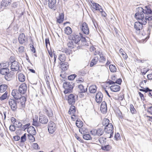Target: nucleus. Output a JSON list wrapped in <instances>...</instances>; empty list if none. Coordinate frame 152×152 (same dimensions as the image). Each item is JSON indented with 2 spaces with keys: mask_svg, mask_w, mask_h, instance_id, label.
<instances>
[{
  "mask_svg": "<svg viewBox=\"0 0 152 152\" xmlns=\"http://www.w3.org/2000/svg\"><path fill=\"white\" fill-rule=\"evenodd\" d=\"M137 12L135 14V17L138 21L142 24H146L147 20H152V16H150L152 11L148 7L145 6L144 9L139 7L137 9Z\"/></svg>",
  "mask_w": 152,
  "mask_h": 152,
  "instance_id": "nucleus-1",
  "label": "nucleus"
},
{
  "mask_svg": "<svg viewBox=\"0 0 152 152\" xmlns=\"http://www.w3.org/2000/svg\"><path fill=\"white\" fill-rule=\"evenodd\" d=\"M63 87L65 89L64 93L65 94L70 93L73 89L74 84L72 82H66L64 83Z\"/></svg>",
  "mask_w": 152,
  "mask_h": 152,
  "instance_id": "nucleus-2",
  "label": "nucleus"
},
{
  "mask_svg": "<svg viewBox=\"0 0 152 152\" xmlns=\"http://www.w3.org/2000/svg\"><path fill=\"white\" fill-rule=\"evenodd\" d=\"M113 127L112 124H109L105 126L104 130L106 133L107 137L111 138L113 136Z\"/></svg>",
  "mask_w": 152,
  "mask_h": 152,
  "instance_id": "nucleus-3",
  "label": "nucleus"
},
{
  "mask_svg": "<svg viewBox=\"0 0 152 152\" xmlns=\"http://www.w3.org/2000/svg\"><path fill=\"white\" fill-rule=\"evenodd\" d=\"M8 103L12 110L14 112L16 111L17 108V101L14 99H10L9 100Z\"/></svg>",
  "mask_w": 152,
  "mask_h": 152,
  "instance_id": "nucleus-4",
  "label": "nucleus"
},
{
  "mask_svg": "<svg viewBox=\"0 0 152 152\" xmlns=\"http://www.w3.org/2000/svg\"><path fill=\"white\" fill-rule=\"evenodd\" d=\"M0 73L3 75H5V78L7 79V77L10 78L12 75L9 72V69L7 67L2 68L0 70Z\"/></svg>",
  "mask_w": 152,
  "mask_h": 152,
  "instance_id": "nucleus-5",
  "label": "nucleus"
},
{
  "mask_svg": "<svg viewBox=\"0 0 152 152\" xmlns=\"http://www.w3.org/2000/svg\"><path fill=\"white\" fill-rule=\"evenodd\" d=\"M56 129L55 124L53 122L50 121L48 125V130L50 134H53L55 132Z\"/></svg>",
  "mask_w": 152,
  "mask_h": 152,
  "instance_id": "nucleus-6",
  "label": "nucleus"
},
{
  "mask_svg": "<svg viewBox=\"0 0 152 152\" xmlns=\"http://www.w3.org/2000/svg\"><path fill=\"white\" fill-rule=\"evenodd\" d=\"M48 1L49 8L52 10H56L57 9L56 0H48Z\"/></svg>",
  "mask_w": 152,
  "mask_h": 152,
  "instance_id": "nucleus-7",
  "label": "nucleus"
},
{
  "mask_svg": "<svg viewBox=\"0 0 152 152\" xmlns=\"http://www.w3.org/2000/svg\"><path fill=\"white\" fill-rule=\"evenodd\" d=\"M77 98V96L73 94H70L68 97V102L69 104H74Z\"/></svg>",
  "mask_w": 152,
  "mask_h": 152,
  "instance_id": "nucleus-8",
  "label": "nucleus"
},
{
  "mask_svg": "<svg viewBox=\"0 0 152 152\" xmlns=\"http://www.w3.org/2000/svg\"><path fill=\"white\" fill-rule=\"evenodd\" d=\"M72 39L77 44H79L81 39V36L78 34L74 33L71 35Z\"/></svg>",
  "mask_w": 152,
  "mask_h": 152,
  "instance_id": "nucleus-9",
  "label": "nucleus"
},
{
  "mask_svg": "<svg viewBox=\"0 0 152 152\" xmlns=\"http://www.w3.org/2000/svg\"><path fill=\"white\" fill-rule=\"evenodd\" d=\"M27 86L26 83H23L21 84L19 87L18 91L21 94H24L27 91Z\"/></svg>",
  "mask_w": 152,
  "mask_h": 152,
  "instance_id": "nucleus-10",
  "label": "nucleus"
},
{
  "mask_svg": "<svg viewBox=\"0 0 152 152\" xmlns=\"http://www.w3.org/2000/svg\"><path fill=\"white\" fill-rule=\"evenodd\" d=\"M20 67L19 64L18 62L16 61H14L11 62V69L13 71H17L19 69Z\"/></svg>",
  "mask_w": 152,
  "mask_h": 152,
  "instance_id": "nucleus-11",
  "label": "nucleus"
},
{
  "mask_svg": "<svg viewBox=\"0 0 152 152\" xmlns=\"http://www.w3.org/2000/svg\"><path fill=\"white\" fill-rule=\"evenodd\" d=\"M39 122L43 124H46L48 122V119L45 115L40 114L39 116Z\"/></svg>",
  "mask_w": 152,
  "mask_h": 152,
  "instance_id": "nucleus-12",
  "label": "nucleus"
},
{
  "mask_svg": "<svg viewBox=\"0 0 152 152\" xmlns=\"http://www.w3.org/2000/svg\"><path fill=\"white\" fill-rule=\"evenodd\" d=\"M81 30L83 33L86 34H88L89 32V29L86 23H83L81 26Z\"/></svg>",
  "mask_w": 152,
  "mask_h": 152,
  "instance_id": "nucleus-13",
  "label": "nucleus"
},
{
  "mask_svg": "<svg viewBox=\"0 0 152 152\" xmlns=\"http://www.w3.org/2000/svg\"><path fill=\"white\" fill-rule=\"evenodd\" d=\"M18 39L19 42L20 44H23L27 41V38L26 37L25 34L23 33L20 34L18 37Z\"/></svg>",
  "mask_w": 152,
  "mask_h": 152,
  "instance_id": "nucleus-14",
  "label": "nucleus"
},
{
  "mask_svg": "<svg viewBox=\"0 0 152 152\" xmlns=\"http://www.w3.org/2000/svg\"><path fill=\"white\" fill-rule=\"evenodd\" d=\"M100 109L102 113H107V106L106 103L104 101H103L102 103Z\"/></svg>",
  "mask_w": 152,
  "mask_h": 152,
  "instance_id": "nucleus-15",
  "label": "nucleus"
},
{
  "mask_svg": "<svg viewBox=\"0 0 152 152\" xmlns=\"http://www.w3.org/2000/svg\"><path fill=\"white\" fill-rule=\"evenodd\" d=\"M44 112L47 115L49 118H52L53 116V113L52 110L50 108H46V107L44 109Z\"/></svg>",
  "mask_w": 152,
  "mask_h": 152,
  "instance_id": "nucleus-16",
  "label": "nucleus"
},
{
  "mask_svg": "<svg viewBox=\"0 0 152 152\" xmlns=\"http://www.w3.org/2000/svg\"><path fill=\"white\" fill-rule=\"evenodd\" d=\"M11 94L14 98L16 99H18L21 96V94L18 92V91L17 90H13Z\"/></svg>",
  "mask_w": 152,
  "mask_h": 152,
  "instance_id": "nucleus-17",
  "label": "nucleus"
},
{
  "mask_svg": "<svg viewBox=\"0 0 152 152\" xmlns=\"http://www.w3.org/2000/svg\"><path fill=\"white\" fill-rule=\"evenodd\" d=\"M103 96L100 92H98L96 96V102L98 103H100L102 101Z\"/></svg>",
  "mask_w": 152,
  "mask_h": 152,
  "instance_id": "nucleus-18",
  "label": "nucleus"
},
{
  "mask_svg": "<svg viewBox=\"0 0 152 152\" xmlns=\"http://www.w3.org/2000/svg\"><path fill=\"white\" fill-rule=\"evenodd\" d=\"M146 24H142L138 21L136 22L134 25V27L135 29L137 31H139L141 30L142 28V25H145Z\"/></svg>",
  "mask_w": 152,
  "mask_h": 152,
  "instance_id": "nucleus-19",
  "label": "nucleus"
},
{
  "mask_svg": "<svg viewBox=\"0 0 152 152\" xmlns=\"http://www.w3.org/2000/svg\"><path fill=\"white\" fill-rule=\"evenodd\" d=\"M111 90L113 92H117L120 90V86L114 84L110 87Z\"/></svg>",
  "mask_w": 152,
  "mask_h": 152,
  "instance_id": "nucleus-20",
  "label": "nucleus"
},
{
  "mask_svg": "<svg viewBox=\"0 0 152 152\" xmlns=\"http://www.w3.org/2000/svg\"><path fill=\"white\" fill-rule=\"evenodd\" d=\"M91 2L92 4L93 7L94 9H95L96 10H99L100 12H102V9L100 5L97 3H92L91 1Z\"/></svg>",
  "mask_w": 152,
  "mask_h": 152,
  "instance_id": "nucleus-21",
  "label": "nucleus"
},
{
  "mask_svg": "<svg viewBox=\"0 0 152 152\" xmlns=\"http://www.w3.org/2000/svg\"><path fill=\"white\" fill-rule=\"evenodd\" d=\"M78 92L79 93H85L87 91V88L85 89L84 86L81 84L78 86Z\"/></svg>",
  "mask_w": 152,
  "mask_h": 152,
  "instance_id": "nucleus-22",
  "label": "nucleus"
},
{
  "mask_svg": "<svg viewBox=\"0 0 152 152\" xmlns=\"http://www.w3.org/2000/svg\"><path fill=\"white\" fill-rule=\"evenodd\" d=\"M18 99L19 101H18V103H20L21 104L22 107H24L26 100V98L24 96H21V97L19 98Z\"/></svg>",
  "mask_w": 152,
  "mask_h": 152,
  "instance_id": "nucleus-23",
  "label": "nucleus"
},
{
  "mask_svg": "<svg viewBox=\"0 0 152 152\" xmlns=\"http://www.w3.org/2000/svg\"><path fill=\"white\" fill-rule=\"evenodd\" d=\"M28 132L29 134L35 135L36 133V131L35 128L33 126H30L28 129Z\"/></svg>",
  "mask_w": 152,
  "mask_h": 152,
  "instance_id": "nucleus-24",
  "label": "nucleus"
},
{
  "mask_svg": "<svg viewBox=\"0 0 152 152\" xmlns=\"http://www.w3.org/2000/svg\"><path fill=\"white\" fill-rule=\"evenodd\" d=\"M57 22L59 23H62L64 20V15L63 13L60 14L59 16L57 18Z\"/></svg>",
  "mask_w": 152,
  "mask_h": 152,
  "instance_id": "nucleus-25",
  "label": "nucleus"
},
{
  "mask_svg": "<svg viewBox=\"0 0 152 152\" xmlns=\"http://www.w3.org/2000/svg\"><path fill=\"white\" fill-rule=\"evenodd\" d=\"M18 78L19 81L22 82H24L26 79L25 76L22 73H20L18 75Z\"/></svg>",
  "mask_w": 152,
  "mask_h": 152,
  "instance_id": "nucleus-26",
  "label": "nucleus"
},
{
  "mask_svg": "<svg viewBox=\"0 0 152 152\" xmlns=\"http://www.w3.org/2000/svg\"><path fill=\"white\" fill-rule=\"evenodd\" d=\"M97 53L99 56L100 57L99 60V61L100 62H104L106 61L105 57L103 56L102 52H99V53Z\"/></svg>",
  "mask_w": 152,
  "mask_h": 152,
  "instance_id": "nucleus-27",
  "label": "nucleus"
},
{
  "mask_svg": "<svg viewBox=\"0 0 152 152\" xmlns=\"http://www.w3.org/2000/svg\"><path fill=\"white\" fill-rule=\"evenodd\" d=\"M98 61V57L97 56L95 57L91 60L90 64V66L91 67L93 66L94 65L96 64Z\"/></svg>",
  "mask_w": 152,
  "mask_h": 152,
  "instance_id": "nucleus-28",
  "label": "nucleus"
},
{
  "mask_svg": "<svg viewBox=\"0 0 152 152\" xmlns=\"http://www.w3.org/2000/svg\"><path fill=\"white\" fill-rule=\"evenodd\" d=\"M97 87L96 85H92L89 88V90L90 93H95Z\"/></svg>",
  "mask_w": 152,
  "mask_h": 152,
  "instance_id": "nucleus-29",
  "label": "nucleus"
},
{
  "mask_svg": "<svg viewBox=\"0 0 152 152\" xmlns=\"http://www.w3.org/2000/svg\"><path fill=\"white\" fill-rule=\"evenodd\" d=\"M94 132H96V134L99 136H100L103 134L104 130L102 128H99L96 130H95Z\"/></svg>",
  "mask_w": 152,
  "mask_h": 152,
  "instance_id": "nucleus-30",
  "label": "nucleus"
},
{
  "mask_svg": "<svg viewBox=\"0 0 152 152\" xmlns=\"http://www.w3.org/2000/svg\"><path fill=\"white\" fill-rule=\"evenodd\" d=\"M101 148L104 151H110L112 148V147L110 145H108L104 146H102Z\"/></svg>",
  "mask_w": 152,
  "mask_h": 152,
  "instance_id": "nucleus-31",
  "label": "nucleus"
},
{
  "mask_svg": "<svg viewBox=\"0 0 152 152\" xmlns=\"http://www.w3.org/2000/svg\"><path fill=\"white\" fill-rule=\"evenodd\" d=\"M75 106L71 105L70 106L68 111V113L70 114H74L75 112Z\"/></svg>",
  "mask_w": 152,
  "mask_h": 152,
  "instance_id": "nucleus-32",
  "label": "nucleus"
},
{
  "mask_svg": "<svg viewBox=\"0 0 152 152\" xmlns=\"http://www.w3.org/2000/svg\"><path fill=\"white\" fill-rule=\"evenodd\" d=\"M7 87V85L2 84L0 86V92L2 93L5 91Z\"/></svg>",
  "mask_w": 152,
  "mask_h": 152,
  "instance_id": "nucleus-33",
  "label": "nucleus"
},
{
  "mask_svg": "<svg viewBox=\"0 0 152 152\" xmlns=\"http://www.w3.org/2000/svg\"><path fill=\"white\" fill-rule=\"evenodd\" d=\"M64 32L67 35H69L72 32V30L69 27H67L64 29Z\"/></svg>",
  "mask_w": 152,
  "mask_h": 152,
  "instance_id": "nucleus-34",
  "label": "nucleus"
},
{
  "mask_svg": "<svg viewBox=\"0 0 152 152\" xmlns=\"http://www.w3.org/2000/svg\"><path fill=\"white\" fill-rule=\"evenodd\" d=\"M109 69L110 71L112 72H115L116 71V68L115 65L110 64L109 66Z\"/></svg>",
  "mask_w": 152,
  "mask_h": 152,
  "instance_id": "nucleus-35",
  "label": "nucleus"
},
{
  "mask_svg": "<svg viewBox=\"0 0 152 152\" xmlns=\"http://www.w3.org/2000/svg\"><path fill=\"white\" fill-rule=\"evenodd\" d=\"M106 138L100 137L99 138L98 140L101 144H105L106 142Z\"/></svg>",
  "mask_w": 152,
  "mask_h": 152,
  "instance_id": "nucleus-36",
  "label": "nucleus"
},
{
  "mask_svg": "<svg viewBox=\"0 0 152 152\" xmlns=\"http://www.w3.org/2000/svg\"><path fill=\"white\" fill-rule=\"evenodd\" d=\"M83 123L80 120H77L76 121V125L78 128H81L83 126Z\"/></svg>",
  "mask_w": 152,
  "mask_h": 152,
  "instance_id": "nucleus-37",
  "label": "nucleus"
},
{
  "mask_svg": "<svg viewBox=\"0 0 152 152\" xmlns=\"http://www.w3.org/2000/svg\"><path fill=\"white\" fill-rule=\"evenodd\" d=\"M58 58L61 62H63L65 61L66 57L64 54H61L59 56Z\"/></svg>",
  "mask_w": 152,
  "mask_h": 152,
  "instance_id": "nucleus-38",
  "label": "nucleus"
},
{
  "mask_svg": "<svg viewBox=\"0 0 152 152\" xmlns=\"http://www.w3.org/2000/svg\"><path fill=\"white\" fill-rule=\"evenodd\" d=\"M61 67L64 70L67 69L68 67V63L66 62L63 63L61 64Z\"/></svg>",
  "mask_w": 152,
  "mask_h": 152,
  "instance_id": "nucleus-39",
  "label": "nucleus"
},
{
  "mask_svg": "<svg viewBox=\"0 0 152 152\" xmlns=\"http://www.w3.org/2000/svg\"><path fill=\"white\" fill-rule=\"evenodd\" d=\"M83 138L86 140H90L91 139V137L89 134H84L83 135Z\"/></svg>",
  "mask_w": 152,
  "mask_h": 152,
  "instance_id": "nucleus-40",
  "label": "nucleus"
},
{
  "mask_svg": "<svg viewBox=\"0 0 152 152\" xmlns=\"http://www.w3.org/2000/svg\"><path fill=\"white\" fill-rule=\"evenodd\" d=\"M109 124H110L109 120L107 118H104L102 122L103 125L105 127Z\"/></svg>",
  "mask_w": 152,
  "mask_h": 152,
  "instance_id": "nucleus-41",
  "label": "nucleus"
},
{
  "mask_svg": "<svg viewBox=\"0 0 152 152\" xmlns=\"http://www.w3.org/2000/svg\"><path fill=\"white\" fill-rule=\"evenodd\" d=\"M62 52L65 53L67 55H69L72 53L71 50L66 48L62 50Z\"/></svg>",
  "mask_w": 152,
  "mask_h": 152,
  "instance_id": "nucleus-42",
  "label": "nucleus"
},
{
  "mask_svg": "<svg viewBox=\"0 0 152 152\" xmlns=\"http://www.w3.org/2000/svg\"><path fill=\"white\" fill-rule=\"evenodd\" d=\"M33 135H34L33 134H28V136L29 140H30L32 142L34 141L35 140L34 137Z\"/></svg>",
  "mask_w": 152,
  "mask_h": 152,
  "instance_id": "nucleus-43",
  "label": "nucleus"
},
{
  "mask_svg": "<svg viewBox=\"0 0 152 152\" xmlns=\"http://www.w3.org/2000/svg\"><path fill=\"white\" fill-rule=\"evenodd\" d=\"M67 45L69 47L71 48H74L75 47L73 42L71 40H70L68 42L67 44Z\"/></svg>",
  "mask_w": 152,
  "mask_h": 152,
  "instance_id": "nucleus-44",
  "label": "nucleus"
},
{
  "mask_svg": "<svg viewBox=\"0 0 152 152\" xmlns=\"http://www.w3.org/2000/svg\"><path fill=\"white\" fill-rule=\"evenodd\" d=\"M7 96V93L5 92L2 96L0 97V100H3L5 99Z\"/></svg>",
  "mask_w": 152,
  "mask_h": 152,
  "instance_id": "nucleus-45",
  "label": "nucleus"
},
{
  "mask_svg": "<svg viewBox=\"0 0 152 152\" xmlns=\"http://www.w3.org/2000/svg\"><path fill=\"white\" fill-rule=\"evenodd\" d=\"M30 124H26L25 125L22 126L21 127V129L22 130H25L26 129H27L28 131V129L29 127H28Z\"/></svg>",
  "mask_w": 152,
  "mask_h": 152,
  "instance_id": "nucleus-46",
  "label": "nucleus"
},
{
  "mask_svg": "<svg viewBox=\"0 0 152 152\" xmlns=\"http://www.w3.org/2000/svg\"><path fill=\"white\" fill-rule=\"evenodd\" d=\"M130 110L132 113V114L135 113L136 112V111L134 109L133 105L132 104H131L130 105Z\"/></svg>",
  "mask_w": 152,
  "mask_h": 152,
  "instance_id": "nucleus-47",
  "label": "nucleus"
},
{
  "mask_svg": "<svg viewBox=\"0 0 152 152\" xmlns=\"http://www.w3.org/2000/svg\"><path fill=\"white\" fill-rule=\"evenodd\" d=\"M26 134L25 133L21 137L20 142H24L26 140Z\"/></svg>",
  "mask_w": 152,
  "mask_h": 152,
  "instance_id": "nucleus-48",
  "label": "nucleus"
},
{
  "mask_svg": "<svg viewBox=\"0 0 152 152\" xmlns=\"http://www.w3.org/2000/svg\"><path fill=\"white\" fill-rule=\"evenodd\" d=\"M15 124L16 125V126H15L16 127L20 128L22 126L21 123L18 121H17Z\"/></svg>",
  "mask_w": 152,
  "mask_h": 152,
  "instance_id": "nucleus-49",
  "label": "nucleus"
},
{
  "mask_svg": "<svg viewBox=\"0 0 152 152\" xmlns=\"http://www.w3.org/2000/svg\"><path fill=\"white\" fill-rule=\"evenodd\" d=\"M77 75L75 74H73L71 75L68 77V79L69 80H73L76 77Z\"/></svg>",
  "mask_w": 152,
  "mask_h": 152,
  "instance_id": "nucleus-50",
  "label": "nucleus"
},
{
  "mask_svg": "<svg viewBox=\"0 0 152 152\" xmlns=\"http://www.w3.org/2000/svg\"><path fill=\"white\" fill-rule=\"evenodd\" d=\"M8 65V63H0V69L5 68V67H7V66Z\"/></svg>",
  "mask_w": 152,
  "mask_h": 152,
  "instance_id": "nucleus-51",
  "label": "nucleus"
},
{
  "mask_svg": "<svg viewBox=\"0 0 152 152\" xmlns=\"http://www.w3.org/2000/svg\"><path fill=\"white\" fill-rule=\"evenodd\" d=\"M75 138L77 139L80 142L84 143V141L80 138V137L77 135L76 134L75 136Z\"/></svg>",
  "mask_w": 152,
  "mask_h": 152,
  "instance_id": "nucleus-52",
  "label": "nucleus"
},
{
  "mask_svg": "<svg viewBox=\"0 0 152 152\" xmlns=\"http://www.w3.org/2000/svg\"><path fill=\"white\" fill-rule=\"evenodd\" d=\"M84 81V80L82 78H80L76 80L77 83H83Z\"/></svg>",
  "mask_w": 152,
  "mask_h": 152,
  "instance_id": "nucleus-53",
  "label": "nucleus"
},
{
  "mask_svg": "<svg viewBox=\"0 0 152 152\" xmlns=\"http://www.w3.org/2000/svg\"><path fill=\"white\" fill-rule=\"evenodd\" d=\"M15 126L14 125H11L10 126V130L12 132H14L15 130Z\"/></svg>",
  "mask_w": 152,
  "mask_h": 152,
  "instance_id": "nucleus-54",
  "label": "nucleus"
},
{
  "mask_svg": "<svg viewBox=\"0 0 152 152\" xmlns=\"http://www.w3.org/2000/svg\"><path fill=\"white\" fill-rule=\"evenodd\" d=\"M32 124L36 127H38L40 126V124L38 123L37 121V122H34Z\"/></svg>",
  "mask_w": 152,
  "mask_h": 152,
  "instance_id": "nucleus-55",
  "label": "nucleus"
},
{
  "mask_svg": "<svg viewBox=\"0 0 152 152\" xmlns=\"http://www.w3.org/2000/svg\"><path fill=\"white\" fill-rule=\"evenodd\" d=\"M147 94L148 95L152 98V90L149 89V90H148Z\"/></svg>",
  "mask_w": 152,
  "mask_h": 152,
  "instance_id": "nucleus-56",
  "label": "nucleus"
},
{
  "mask_svg": "<svg viewBox=\"0 0 152 152\" xmlns=\"http://www.w3.org/2000/svg\"><path fill=\"white\" fill-rule=\"evenodd\" d=\"M122 82V80L121 79L119 78L115 82V83H116L118 84H121Z\"/></svg>",
  "mask_w": 152,
  "mask_h": 152,
  "instance_id": "nucleus-57",
  "label": "nucleus"
},
{
  "mask_svg": "<svg viewBox=\"0 0 152 152\" xmlns=\"http://www.w3.org/2000/svg\"><path fill=\"white\" fill-rule=\"evenodd\" d=\"M45 43L46 47L47 48L48 44H49V45H50L49 38H46L45 39Z\"/></svg>",
  "mask_w": 152,
  "mask_h": 152,
  "instance_id": "nucleus-58",
  "label": "nucleus"
},
{
  "mask_svg": "<svg viewBox=\"0 0 152 152\" xmlns=\"http://www.w3.org/2000/svg\"><path fill=\"white\" fill-rule=\"evenodd\" d=\"M147 112L150 114H152V106L150 107L148 109Z\"/></svg>",
  "mask_w": 152,
  "mask_h": 152,
  "instance_id": "nucleus-59",
  "label": "nucleus"
},
{
  "mask_svg": "<svg viewBox=\"0 0 152 152\" xmlns=\"http://www.w3.org/2000/svg\"><path fill=\"white\" fill-rule=\"evenodd\" d=\"M24 48L23 46H20L19 48V51L20 53H22L24 51Z\"/></svg>",
  "mask_w": 152,
  "mask_h": 152,
  "instance_id": "nucleus-60",
  "label": "nucleus"
},
{
  "mask_svg": "<svg viewBox=\"0 0 152 152\" xmlns=\"http://www.w3.org/2000/svg\"><path fill=\"white\" fill-rule=\"evenodd\" d=\"M11 121L12 123H13L14 124H15L17 121L15 118L12 117L11 118Z\"/></svg>",
  "mask_w": 152,
  "mask_h": 152,
  "instance_id": "nucleus-61",
  "label": "nucleus"
},
{
  "mask_svg": "<svg viewBox=\"0 0 152 152\" xmlns=\"http://www.w3.org/2000/svg\"><path fill=\"white\" fill-rule=\"evenodd\" d=\"M122 56H123V58L125 59H126L127 58V56L126 54L124 52H122L121 53Z\"/></svg>",
  "mask_w": 152,
  "mask_h": 152,
  "instance_id": "nucleus-62",
  "label": "nucleus"
},
{
  "mask_svg": "<svg viewBox=\"0 0 152 152\" xmlns=\"http://www.w3.org/2000/svg\"><path fill=\"white\" fill-rule=\"evenodd\" d=\"M13 138L15 141H18L20 139V137L18 136H15Z\"/></svg>",
  "mask_w": 152,
  "mask_h": 152,
  "instance_id": "nucleus-63",
  "label": "nucleus"
},
{
  "mask_svg": "<svg viewBox=\"0 0 152 152\" xmlns=\"http://www.w3.org/2000/svg\"><path fill=\"white\" fill-rule=\"evenodd\" d=\"M147 77L149 80H152V73L151 74H148L147 75Z\"/></svg>",
  "mask_w": 152,
  "mask_h": 152,
  "instance_id": "nucleus-64",
  "label": "nucleus"
}]
</instances>
